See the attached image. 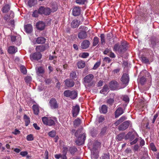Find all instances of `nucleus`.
I'll return each instance as SVG.
<instances>
[{"label": "nucleus", "mask_w": 159, "mask_h": 159, "mask_svg": "<svg viewBox=\"0 0 159 159\" xmlns=\"http://www.w3.org/2000/svg\"><path fill=\"white\" fill-rule=\"evenodd\" d=\"M64 96L67 98H70L71 99H75L77 95V92L75 90L71 91L67 90L64 91L63 93Z\"/></svg>", "instance_id": "39448f33"}, {"label": "nucleus", "mask_w": 159, "mask_h": 159, "mask_svg": "<svg viewBox=\"0 0 159 159\" xmlns=\"http://www.w3.org/2000/svg\"><path fill=\"white\" fill-rule=\"evenodd\" d=\"M39 14V9L38 11L35 10L33 13L32 16L33 17H37L38 16V14Z\"/></svg>", "instance_id": "09e8293b"}, {"label": "nucleus", "mask_w": 159, "mask_h": 159, "mask_svg": "<svg viewBox=\"0 0 159 159\" xmlns=\"http://www.w3.org/2000/svg\"><path fill=\"white\" fill-rule=\"evenodd\" d=\"M24 80L25 82L28 84L30 83L31 82L32 78L30 76H27L25 77Z\"/></svg>", "instance_id": "4c0bfd02"}, {"label": "nucleus", "mask_w": 159, "mask_h": 159, "mask_svg": "<svg viewBox=\"0 0 159 159\" xmlns=\"http://www.w3.org/2000/svg\"><path fill=\"white\" fill-rule=\"evenodd\" d=\"M149 41L152 48L155 47L157 43L158 42V39L155 36L151 37L149 39Z\"/></svg>", "instance_id": "a211bd4d"}, {"label": "nucleus", "mask_w": 159, "mask_h": 159, "mask_svg": "<svg viewBox=\"0 0 159 159\" xmlns=\"http://www.w3.org/2000/svg\"><path fill=\"white\" fill-rule=\"evenodd\" d=\"M23 118L25 122V125L27 126L30 122V118L26 114L24 115Z\"/></svg>", "instance_id": "7c9ffc66"}, {"label": "nucleus", "mask_w": 159, "mask_h": 159, "mask_svg": "<svg viewBox=\"0 0 159 159\" xmlns=\"http://www.w3.org/2000/svg\"><path fill=\"white\" fill-rule=\"evenodd\" d=\"M130 121L129 120H126L121 124L118 126V129L120 131H124L128 128L129 126Z\"/></svg>", "instance_id": "f8f14e48"}, {"label": "nucleus", "mask_w": 159, "mask_h": 159, "mask_svg": "<svg viewBox=\"0 0 159 159\" xmlns=\"http://www.w3.org/2000/svg\"><path fill=\"white\" fill-rule=\"evenodd\" d=\"M26 139L28 141H30L34 140V137L33 135L32 134H30L27 135L26 137Z\"/></svg>", "instance_id": "5fc2aeb1"}, {"label": "nucleus", "mask_w": 159, "mask_h": 159, "mask_svg": "<svg viewBox=\"0 0 159 159\" xmlns=\"http://www.w3.org/2000/svg\"><path fill=\"white\" fill-rule=\"evenodd\" d=\"M81 123V120L79 118H77L75 119L74 121V126L76 128L79 126Z\"/></svg>", "instance_id": "72a5a7b5"}, {"label": "nucleus", "mask_w": 159, "mask_h": 159, "mask_svg": "<svg viewBox=\"0 0 159 159\" xmlns=\"http://www.w3.org/2000/svg\"><path fill=\"white\" fill-rule=\"evenodd\" d=\"M94 78V76L92 74H89L86 76L84 79V81L85 83H88L89 86H91L93 84L92 81Z\"/></svg>", "instance_id": "1a4fd4ad"}, {"label": "nucleus", "mask_w": 159, "mask_h": 159, "mask_svg": "<svg viewBox=\"0 0 159 159\" xmlns=\"http://www.w3.org/2000/svg\"><path fill=\"white\" fill-rule=\"evenodd\" d=\"M90 44L89 41L87 40H84L81 43V47L83 49L88 48Z\"/></svg>", "instance_id": "412c9836"}, {"label": "nucleus", "mask_w": 159, "mask_h": 159, "mask_svg": "<svg viewBox=\"0 0 159 159\" xmlns=\"http://www.w3.org/2000/svg\"><path fill=\"white\" fill-rule=\"evenodd\" d=\"M86 0H76V2L77 3L83 4L84 3Z\"/></svg>", "instance_id": "69168bd1"}, {"label": "nucleus", "mask_w": 159, "mask_h": 159, "mask_svg": "<svg viewBox=\"0 0 159 159\" xmlns=\"http://www.w3.org/2000/svg\"><path fill=\"white\" fill-rule=\"evenodd\" d=\"M146 79L145 77L143 76L140 79V83L142 84L143 85L146 82Z\"/></svg>", "instance_id": "603ef678"}, {"label": "nucleus", "mask_w": 159, "mask_h": 159, "mask_svg": "<svg viewBox=\"0 0 159 159\" xmlns=\"http://www.w3.org/2000/svg\"><path fill=\"white\" fill-rule=\"evenodd\" d=\"M20 133V131L17 129H15L14 131L12 132V134L15 135L19 134Z\"/></svg>", "instance_id": "338daca9"}, {"label": "nucleus", "mask_w": 159, "mask_h": 159, "mask_svg": "<svg viewBox=\"0 0 159 159\" xmlns=\"http://www.w3.org/2000/svg\"><path fill=\"white\" fill-rule=\"evenodd\" d=\"M49 48L48 43L38 45L36 46L35 50L38 52H43L48 49Z\"/></svg>", "instance_id": "6e6552de"}, {"label": "nucleus", "mask_w": 159, "mask_h": 159, "mask_svg": "<svg viewBox=\"0 0 159 159\" xmlns=\"http://www.w3.org/2000/svg\"><path fill=\"white\" fill-rule=\"evenodd\" d=\"M42 120L44 125L49 126H54L56 124L55 121H57L56 118L52 119L51 118L46 117H43Z\"/></svg>", "instance_id": "20e7f679"}, {"label": "nucleus", "mask_w": 159, "mask_h": 159, "mask_svg": "<svg viewBox=\"0 0 159 159\" xmlns=\"http://www.w3.org/2000/svg\"><path fill=\"white\" fill-rule=\"evenodd\" d=\"M134 145L133 147V149L134 152L137 151L139 149L140 147L138 144H134Z\"/></svg>", "instance_id": "49530a36"}, {"label": "nucleus", "mask_w": 159, "mask_h": 159, "mask_svg": "<svg viewBox=\"0 0 159 159\" xmlns=\"http://www.w3.org/2000/svg\"><path fill=\"white\" fill-rule=\"evenodd\" d=\"M141 60L143 63L146 64L148 63L149 62L148 59L144 56H142L141 57Z\"/></svg>", "instance_id": "58836bf2"}, {"label": "nucleus", "mask_w": 159, "mask_h": 159, "mask_svg": "<svg viewBox=\"0 0 159 159\" xmlns=\"http://www.w3.org/2000/svg\"><path fill=\"white\" fill-rule=\"evenodd\" d=\"M37 3V0H29L28 2V6L30 7L34 6Z\"/></svg>", "instance_id": "473e14b6"}, {"label": "nucleus", "mask_w": 159, "mask_h": 159, "mask_svg": "<svg viewBox=\"0 0 159 159\" xmlns=\"http://www.w3.org/2000/svg\"><path fill=\"white\" fill-rule=\"evenodd\" d=\"M139 135L135 131L129 132L126 135L125 138L131 142L129 146L135 144L138 141Z\"/></svg>", "instance_id": "f257e3e1"}, {"label": "nucleus", "mask_w": 159, "mask_h": 159, "mask_svg": "<svg viewBox=\"0 0 159 159\" xmlns=\"http://www.w3.org/2000/svg\"><path fill=\"white\" fill-rule=\"evenodd\" d=\"M108 107L106 105L103 104L99 107L100 113L104 114H106L108 111Z\"/></svg>", "instance_id": "6ab92c4d"}, {"label": "nucleus", "mask_w": 159, "mask_h": 159, "mask_svg": "<svg viewBox=\"0 0 159 159\" xmlns=\"http://www.w3.org/2000/svg\"><path fill=\"white\" fill-rule=\"evenodd\" d=\"M81 9L79 7H74L72 10V15L75 16H79L80 14Z\"/></svg>", "instance_id": "4be33fe9"}, {"label": "nucleus", "mask_w": 159, "mask_h": 159, "mask_svg": "<svg viewBox=\"0 0 159 159\" xmlns=\"http://www.w3.org/2000/svg\"><path fill=\"white\" fill-rule=\"evenodd\" d=\"M39 14L48 16L51 13V9L48 7H45L41 6L39 8Z\"/></svg>", "instance_id": "423d86ee"}, {"label": "nucleus", "mask_w": 159, "mask_h": 159, "mask_svg": "<svg viewBox=\"0 0 159 159\" xmlns=\"http://www.w3.org/2000/svg\"><path fill=\"white\" fill-rule=\"evenodd\" d=\"M79 29L80 30L78 34V38L80 39H86L87 37L86 31L88 30V27L84 26H81Z\"/></svg>", "instance_id": "7ed1b4c3"}, {"label": "nucleus", "mask_w": 159, "mask_h": 159, "mask_svg": "<svg viewBox=\"0 0 159 159\" xmlns=\"http://www.w3.org/2000/svg\"><path fill=\"white\" fill-rule=\"evenodd\" d=\"M100 38L101 44L103 45H104L105 43L104 34H100Z\"/></svg>", "instance_id": "ea45409f"}, {"label": "nucleus", "mask_w": 159, "mask_h": 159, "mask_svg": "<svg viewBox=\"0 0 159 159\" xmlns=\"http://www.w3.org/2000/svg\"><path fill=\"white\" fill-rule=\"evenodd\" d=\"M80 110V107L78 105H76L72 107V112L73 117H76L78 114Z\"/></svg>", "instance_id": "dca6fc26"}, {"label": "nucleus", "mask_w": 159, "mask_h": 159, "mask_svg": "<svg viewBox=\"0 0 159 159\" xmlns=\"http://www.w3.org/2000/svg\"><path fill=\"white\" fill-rule=\"evenodd\" d=\"M126 47L127 46L125 43H122L120 45L117 43L115 44L113 49L114 51L118 52L119 53H123L126 50Z\"/></svg>", "instance_id": "f03ea898"}, {"label": "nucleus", "mask_w": 159, "mask_h": 159, "mask_svg": "<svg viewBox=\"0 0 159 159\" xmlns=\"http://www.w3.org/2000/svg\"><path fill=\"white\" fill-rule=\"evenodd\" d=\"M99 42V39L97 37H95L93 39V45L95 46Z\"/></svg>", "instance_id": "e433bc0d"}, {"label": "nucleus", "mask_w": 159, "mask_h": 159, "mask_svg": "<svg viewBox=\"0 0 159 159\" xmlns=\"http://www.w3.org/2000/svg\"><path fill=\"white\" fill-rule=\"evenodd\" d=\"M107 130V128L106 127H103L101 129V132L100 134L101 135H104L106 133Z\"/></svg>", "instance_id": "052dcab7"}, {"label": "nucleus", "mask_w": 159, "mask_h": 159, "mask_svg": "<svg viewBox=\"0 0 159 159\" xmlns=\"http://www.w3.org/2000/svg\"><path fill=\"white\" fill-rule=\"evenodd\" d=\"M56 134V131L55 130H52L48 133V135L51 137H54Z\"/></svg>", "instance_id": "79ce46f5"}, {"label": "nucleus", "mask_w": 159, "mask_h": 159, "mask_svg": "<svg viewBox=\"0 0 159 159\" xmlns=\"http://www.w3.org/2000/svg\"><path fill=\"white\" fill-rule=\"evenodd\" d=\"M138 141H139V146L142 148L143 146L145 145V142L144 140L142 138L140 137L138 138Z\"/></svg>", "instance_id": "f704fd0d"}, {"label": "nucleus", "mask_w": 159, "mask_h": 159, "mask_svg": "<svg viewBox=\"0 0 159 159\" xmlns=\"http://www.w3.org/2000/svg\"><path fill=\"white\" fill-rule=\"evenodd\" d=\"M102 159H110L109 153L104 154L102 156Z\"/></svg>", "instance_id": "13d9d810"}, {"label": "nucleus", "mask_w": 159, "mask_h": 159, "mask_svg": "<svg viewBox=\"0 0 159 159\" xmlns=\"http://www.w3.org/2000/svg\"><path fill=\"white\" fill-rule=\"evenodd\" d=\"M124 113L123 108L121 107H118L115 111V117L117 118Z\"/></svg>", "instance_id": "b1692460"}, {"label": "nucleus", "mask_w": 159, "mask_h": 159, "mask_svg": "<svg viewBox=\"0 0 159 159\" xmlns=\"http://www.w3.org/2000/svg\"><path fill=\"white\" fill-rule=\"evenodd\" d=\"M80 21L77 20H74L71 23V26L73 28H75L78 27L80 24Z\"/></svg>", "instance_id": "a878e982"}, {"label": "nucleus", "mask_w": 159, "mask_h": 159, "mask_svg": "<svg viewBox=\"0 0 159 159\" xmlns=\"http://www.w3.org/2000/svg\"><path fill=\"white\" fill-rule=\"evenodd\" d=\"M123 100L126 102H128L129 101V98L128 96L125 95L123 97Z\"/></svg>", "instance_id": "e2e57ef3"}, {"label": "nucleus", "mask_w": 159, "mask_h": 159, "mask_svg": "<svg viewBox=\"0 0 159 159\" xmlns=\"http://www.w3.org/2000/svg\"><path fill=\"white\" fill-rule=\"evenodd\" d=\"M89 54L87 52H83L81 53V57L82 58H85L89 56Z\"/></svg>", "instance_id": "bf43d9fd"}, {"label": "nucleus", "mask_w": 159, "mask_h": 159, "mask_svg": "<svg viewBox=\"0 0 159 159\" xmlns=\"http://www.w3.org/2000/svg\"><path fill=\"white\" fill-rule=\"evenodd\" d=\"M81 132V129H77L75 133V136L76 137H79V134Z\"/></svg>", "instance_id": "680f3d73"}, {"label": "nucleus", "mask_w": 159, "mask_h": 159, "mask_svg": "<svg viewBox=\"0 0 159 159\" xmlns=\"http://www.w3.org/2000/svg\"><path fill=\"white\" fill-rule=\"evenodd\" d=\"M10 8V6L9 4H6L3 7L2 11L3 13H6L9 11Z\"/></svg>", "instance_id": "bb28decb"}, {"label": "nucleus", "mask_w": 159, "mask_h": 159, "mask_svg": "<svg viewBox=\"0 0 159 159\" xmlns=\"http://www.w3.org/2000/svg\"><path fill=\"white\" fill-rule=\"evenodd\" d=\"M42 57V54L40 53L37 52L33 54H31L30 56V59L32 61H38L41 59Z\"/></svg>", "instance_id": "2eb2a0df"}, {"label": "nucleus", "mask_w": 159, "mask_h": 159, "mask_svg": "<svg viewBox=\"0 0 159 159\" xmlns=\"http://www.w3.org/2000/svg\"><path fill=\"white\" fill-rule=\"evenodd\" d=\"M11 41L13 44L19 46L21 43V38L20 37L11 36Z\"/></svg>", "instance_id": "4468645a"}, {"label": "nucleus", "mask_w": 159, "mask_h": 159, "mask_svg": "<svg viewBox=\"0 0 159 159\" xmlns=\"http://www.w3.org/2000/svg\"><path fill=\"white\" fill-rule=\"evenodd\" d=\"M129 80V75L127 74L126 73H124L120 78L122 84H124L125 86L128 84Z\"/></svg>", "instance_id": "9b49d317"}, {"label": "nucleus", "mask_w": 159, "mask_h": 159, "mask_svg": "<svg viewBox=\"0 0 159 159\" xmlns=\"http://www.w3.org/2000/svg\"><path fill=\"white\" fill-rule=\"evenodd\" d=\"M77 64L78 68L79 69L84 68L85 66V62L82 60L79 61Z\"/></svg>", "instance_id": "c756f323"}, {"label": "nucleus", "mask_w": 159, "mask_h": 159, "mask_svg": "<svg viewBox=\"0 0 159 159\" xmlns=\"http://www.w3.org/2000/svg\"><path fill=\"white\" fill-rule=\"evenodd\" d=\"M65 86L67 88H71L74 85V82L70 79H67L64 81Z\"/></svg>", "instance_id": "f3484780"}, {"label": "nucleus", "mask_w": 159, "mask_h": 159, "mask_svg": "<svg viewBox=\"0 0 159 159\" xmlns=\"http://www.w3.org/2000/svg\"><path fill=\"white\" fill-rule=\"evenodd\" d=\"M124 137V134L121 133L118 135L116 137V138L118 141H121L123 139Z\"/></svg>", "instance_id": "a19ab883"}, {"label": "nucleus", "mask_w": 159, "mask_h": 159, "mask_svg": "<svg viewBox=\"0 0 159 159\" xmlns=\"http://www.w3.org/2000/svg\"><path fill=\"white\" fill-rule=\"evenodd\" d=\"M105 120V117L104 116L101 115L98 118V121L99 123H100L103 121Z\"/></svg>", "instance_id": "a18cd8bd"}, {"label": "nucleus", "mask_w": 159, "mask_h": 159, "mask_svg": "<svg viewBox=\"0 0 159 159\" xmlns=\"http://www.w3.org/2000/svg\"><path fill=\"white\" fill-rule=\"evenodd\" d=\"M8 52L12 54L16 52V48L13 46H11L9 47L8 49Z\"/></svg>", "instance_id": "2f4dec72"}, {"label": "nucleus", "mask_w": 159, "mask_h": 159, "mask_svg": "<svg viewBox=\"0 0 159 159\" xmlns=\"http://www.w3.org/2000/svg\"><path fill=\"white\" fill-rule=\"evenodd\" d=\"M57 7L56 4L53 5L52 7V8L51 9V12H54L57 10Z\"/></svg>", "instance_id": "3c124183"}, {"label": "nucleus", "mask_w": 159, "mask_h": 159, "mask_svg": "<svg viewBox=\"0 0 159 159\" xmlns=\"http://www.w3.org/2000/svg\"><path fill=\"white\" fill-rule=\"evenodd\" d=\"M114 99L113 98H110L108 99L107 101V103L109 104L110 106H112L114 102Z\"/></svg>", "instance_id": "c03bdc74"}, {"label": "nucleus", "mask_w": 159, "mask_h": 159, "mask_svg": "<svg viewBox=\"0 0 159 159\" xmlns=\"http://www.w3.org/2000/svg\"><path fill=\"white\" fill-rule=\"evenodd\" d=\"M68 151V148L66 147H63L62 154H56L54 156V157L56 159H59L61 158V159H67L66 155L67 151Z\"/></svg>", "instance_id": "0eeeda50"}, {"label": "nucleus", "mask_w": 159, "mask_h": 159, "mask_svg": "<svg viewBox=\"0 0 159 159\" xmlns=\"http://www.w3.org/2000/svg\"><path fill=\"white\" fill-rule=\"evenodd\" d=\"M45 26V23L42 21L38 22L36 25V27L37 29L40 30H43Z\"/></svg>", "instance_id": "aec40b11"}, {"label": "nucleus", "mask_w": 159, "mask_h": 159, "mask_svg": "<svg viewBox=\"0 0 159 159\" xmlns=\"http://www.w3.org/2000/svg\"><path fill=\"white\" fill-rule=\"evenodd\" d=\"M37 72L38 74H43L44 72V71L42 67H39L38 68Z\"/></svg>", "instance_id": "8fccbe9b"}, {"label": "nucleus", "mask_w": 159, "mask_h": 159, "mask_svg": "<svg viewBox=\"0 0 159 159\" xmlns=\"http://www.w3.org/2000/svg\"><path fill=\"white\" fill-rule=\"evenodd\" d=\"M20 69L21 72L24 74H25L27 73V70L25 66H21Z\"/></svg>", "instance_id": "864d4df0"}, {"label": "nucleus", "mask_w": 159, "mask_h": 159, "mask_svg": "<svg viewBox=\"0 0 159 159\" xmlns=\"http://www.w3.org/2000/svg\"><path fill=\"white\" fill-rule=\"evenodd\" d=\"M86 136L85 134L83 133L80 135V137H78L77 140L75 141V143L77 145L80 146L84 143L85 139Z\"/></svg>", "instance_id": "9d476101"}, {"label": "nucleus", "mask_w": 159, "mask_h": 159, "mask_svg": "<svg viewBox=\"0 0 159 159\" xmlns=\"http://www.w3.org/2000/svg\"><path fill=\"white\" fill-rule=\"evenodd\" d=\"M50 108L53 109H57L58 107V104L56 100L54 98H51L49 102Z\"/></svg>", "instance_id": "ddd939ff"}, {"label": "nucleus", "mask_w": 159, "mask_h": 159, "mask_svg": "<svg viewBox=\"0 0 159 159\" xmlns=\"http://www.w3.org/2000/svg\"><path fill=\"white\" fill-rule=\"evenodd\" d=\"M24 29L25 32L28 33H31L33 30L32 26L30 24L25 25L24 26Z\"/></svg>", "instance_id": "393cba45"}, {"label": "nucleus", "mask_w": 159, "mask_h": 159, "mask_svg": "<svg viewBox=\"0 0 159 159\" xmlns=\"http://www.w3.org/2000/svg\"><path fill=\"white\" fill-rule=\"evenodd\" d=\"M108 55L110 57L112 58H114L116 57V56L114 53L112 52L111 51L109 54H108Z\"/></svg>", "instance_id": "774afa93"}, {"label": "nucleus", "mask_w": 159, "mask_h": 159, "mask_svg": "<svg viewBox=\"0 0 159 159\" xmlns=\"http://www.w3.org/2000/svg\"><path fill=\"white\" fill-rule=\"evenodd\" d=\"M32 108L34 114L35 115H38L39 112V106L38 105L34 104L32 106Z\"/></svg>", "instance_id": "c85d7f7f"}, {"label": "nucleus", "mask_w": 159, "mask_h": 159, "mask_svg": "<svg viewBox=\"0 0 159 159\" xmlns=\"http://www.w3.org/2000/svg\"><path fill=\"white\" fill-rule=\"evenodd\" d=\"M77 149L75 148H70L69 149V151L72 154H74V153L76 151Z\"/></svg>", "instance_id": "37998d69"}, {"label": "nucleus", "mask_w": 159, "mask_h": 159, "mask_svg": "<svg viewBox=\"0 0 159 159\" xmlns=\"http://www.w3.org/2000/svg\"><path fill=\"white\" fill-rule=\"evenodd\" d=\"M101 64V61H99L97 62L94 65V66L93 68V70L96 69Z\"/></svg>", "instance_id": "de8ad7c7"}, {"label": "nucleus", "mask_w": 159, "mask_h": 159, "mask_svg": "<svg viewBox=\"0 0 159 159\" xmlns=\"http://www.w3.org/2000/svg\"><path fill=\"white\" fill-rule=\"evenodd\" d=\"M111 50L109 49L106 48L105 49V50L104 51L103 53L104 54L107 55L108 53H110V52H111Z\"/></svg>", "instance_id": "0e129e2a"}, {"label": "nucleus", "mask_w": 159, "mask_h": 159, "mask_svg": "<svg viewBox=\"0 0 159 159\" xmlns=\"http://www.w3.org/2000/svg\"><path fill=\"white\" fill-rule=\"evenodd\" d=\"M118 83L115 80L111 81L109 83L110 87L113 90L116 89L118 86Z\"/></svg>", "instance_id": "5701e85b"}, {"label": "nucleus", "mask_w": 159, "mask_h": 159, "mask_svg": "<svg viewBox=\"0 0 159 159\" xmlns=\"http://www.w3.org/2000/svg\"><path fill=\"white\" fill-rule=\"evenodd\" d=\"M46 39L43 37H39L36 39V42L38 44L44 43Z\"/></svg>", "instance_id": "cd10ccee"}, {"label": "nucleus", "mask_w": 159, "mask_h": 159, "mask_svg": "<svg viewBox=\"0 0 159 159\" xmlns=\"http://www.w3.org/2000/svg\"><path fill=\"white\" fill-rule=\"evenodd\" d=\"M70 76L72 79L76 78V73L75 71H72L70 74Z\"/></svg>", "instance_id": "4d7b16f0"}, {"label": "nucleus", "mask_w": 159, "mask_h": 159, "mask_svg": "<svg viewBox=\"0 0 159 159\" xmlns=\"http://www.w3.org/2000/svg\"><path fill=\"white\" fill-rule=\"evenodd\" d=\"M150 147L151 148V149L153 151L155 152L157 151V149L154 144V143H152L150 144Z\"/></svg>", "instance_id": "6e6d98bb"}, {"label": "nucleus", "mask_w": 159, "mask_h": 159, "mask_svg": "<svg viewBox=\"0 0 159 159\" xmlns=\"http://www.w3.org/2000/svg\"><path fill=\"white\" fill-rule=\"evenodd\" d=\"M108 89V86L107 85H104L102 89L100 91V93L104 94L107 92Z\"/></svg>", "instance_id": "c9c22d12"}]
</instances>
